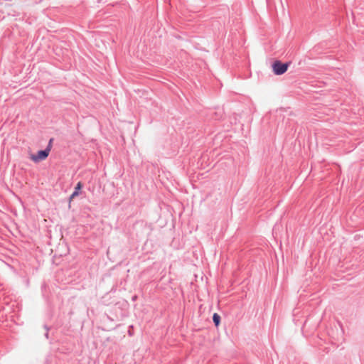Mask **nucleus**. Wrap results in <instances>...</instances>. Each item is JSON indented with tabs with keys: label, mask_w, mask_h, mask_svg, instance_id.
<instances>
[{
	"label": "nucleus",
	"mask_w": 364,
	"mask_h": 364,
	"mask_svg": "<svg viewBox=\"0 0 364 364\" xmlns=\"http://www.w3.org/2000/svg\"><path fill=\"white\" fill-rule=\"evenodd\" d=\"M50 149L48 147L45 150L39 151L37 154H30V159L35 163L45 160L50 154Z\"/></svg>",
	"instance_id": "1"
},
{
	"label": "nucleus",
	"mask_w": 364,
	"mask_h": 364,
	"mask_svg": "<svg viewBox=\"0 0 364 364\" xmlns=\"http://www.w3.org/2000/svg\"><path fill=\"white\" fill-rule=\"evenodd\" d=\"M288 68L287 63H282L280 61H275L272 65V69L275 75H280L284 74Z\"/></svg>",
	"instance_id": "2"
},
{
	"label": "nucleus",
	"mask_w": 364,
	"mask_h": 364,
	"mask_svg": "<svg viewBox=\"0 0 364 364\" xmlns=\"http://www.w3.org/2000/svg\"><path fill=\"white\" fill-rule=\"evenodd\" d=\"M82 187V183L78 182L77 183V186L75 188V191L70 196V200L73 199L74 198H75L76 196H77L79 195L80 191L81 190Z\"/></svg>",
	"instance_id": "3"
},
{
	"label": "nucleus",
	"mask_w": 364,
	"mask_h": 364,
	"mask_svg": "<svg viewBox=\"0 0 364 364\" xmlns=\"http://www.w3.org/2000/svg\"><path fill=\"white\" fill-rule=\"evenodd\" d=\"M213 322L215 323L216 326H218L220 321V316L218 314H214L213 316Z\"/></svg>",
	"instance_id": "4"
}]
</instances>
